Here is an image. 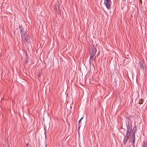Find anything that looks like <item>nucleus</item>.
Here are the masks:
<instances>
[{"label":"nucleus","mask_w":147,"mask_h":147,"mask_svg":"<svg viewBox=\"0 0 147 147\" xmlns=\"http://www.w3.org/2000/svg\"><path fill=\"white\" fill-rule=\"evenodd\" d=\"M91 50L92 51L90 53V55H95L96 52V48L94 46H92Z\"/></svg>","instance_id":"39448f33"},{"label":"nucleus","mask_w":147,"mask_h":147,"mask_svg":"<svg viewBox=\"0 0 147 147\" xmlns=\"http://www.w3.org/2000/svg\"><path fill=\"white\" fill-rule=\"evenodd\" d=\"M19 27L20 32L21 34V37H22L24 35L26 34V32L24 31V29L22 28V25H19Z\"/></svg>","instance_id":"20e7f679"},{"label":"nucleus","mask_w":147,"mask_h":147,"mask_svg":"<svg viewBox=\"0 0 147 147\" xmlns=\"http://www.w3.org/2000/svg\"><path fill=\"white\" fill-rule=\"evenodd\" d=\"M111 1V0H105L104 1V4L108 9H109L110 7Z\"/></svg>","instance_id":"423d86ee"},{"label":"nucleus","mask_w":147,"mask_h":147,"mask_svg":"<svg viewBox=\"0 0 147 147\" xmlns=\"http://www.w3.org/2000/svg\"><path fill=\"white\" fill-rule=\"evenodd\" d=\"M142 147H147V145L146 144H144L143 145Z\"/></svg>","instance_id":"f8f14e48"},{"label":"nucleus","mask_w":147,"mask_h":147,"mask_svg":"<svg viewBox=\"0 0 147 147\" xmlns=\"http://www.w3.org/2000/svg\"><path fill=\"white\" fill-rule=\"evenodd\" d=\"M127 132L125 135L124 134L123 139V143L125 146L128 141L132 131L131 123H129V121L126 122Z\"/></svg>","instance_id":"f257e3e1"},{"label":"nucleus","mask_w":147,"mask_h":147,"mask_svg":"<svg viewBox=\"0 0 147 147\" xmlns=\"http://www.w3.org/2000/svg\"><path fill=\"white\" fill-rule=\"evenodd\" d=\"M99 54V53L96 56L90 55L89 62L90 64L91 63V62L92 61H95V60L96 58L98 56Z\"/></svg>","instance_id":"7ed1b4c3"},{"label":"nucleus","mask_w":147,"mask_h":147,"mask_svg":"<svg viewBox=\"0 0 147 147\" xmlns=\"http://www.w3.org/2000/svg\"><path fill=\"white\" fill-rule=\"evenodd\" d=\"M135 139H132V145L133 146V147H134V146H135L134 143H135Z\"/></svg>","instance_id":"6e6552de"},{"label":"nucleus","mask_w":147,"mask_h":147,"mask_svg":"<svg viewBox=\"0 0 147 147\" xmlns=\"http://www.w3.org/2000/svg\"><path fill=\"white\" fill-rule=\"evenodd\" d=\"M55 8L57 10H58L59 9V7L58 5H55Z\"/></svg>","instance_id":"1a4fd4ad"},{"label":"nucleus","mask_w":147,"mask_h":147,"mask_svg":"<svg viewBox=\"0 0 147 147\" xmlns=\"http://www.w3.org/2000/svg\"><path fill=\"white\" fill-rule=\"evenodd\" d=\"M136 130V127L135 126L133 128V131H132V139H135V134Z\"/></svg>","instance_id":"0eeeda50"},{"label":"nucleus","mask_w":147,"mask_h":147,"mask_svg":"<svg viewBox=\"0 0 147 147\" xmlns=\"http://www.w3.org/2000/svg\"><path fill=\"white\" fill-rule=\"evenodd\" d=\"M83 117H82L81 118L79 121L78 123H79V124H80V122L81 121V120H82V119H83Z\"/></svg>","instance_id":"9b49d317"},{"label":"nucleus","mask_w":147,"mask_h":147,"mask_svg":"<svg viewBox=\"0 0 147 147\" xmlns=\"http://www.w3.org/2000/svg\"><path fill=\"white\" fill-rule=\"evenodd\" d=\"M143 102V100L142 99H140L139 100L138 103L140 104H142Z\"/></svg>","instance_id":"9d476101"},{"label":"nucleus","mask_w":147,"mask_h":147,"mask_svg":"<svg viewBox=\"0 0 147 147\" xmlns=\"http://www.w3.org/2000/svg\"><path fill=\"white\" fill-rule=\"evenodd\" d=\"M45 132H44V134H45V137L46 138V131L45 130Z\"/></svg>","instance_id":"ddd939ff"},{"label":"nucleus","mask_w":147,"mask_h":147,"mask_svg":"<svg viewBox=\"0 0 147 147\" xmlns=\"http://www.w3.org/2000/svg\"><path fill=\"white\" fill-rule=\"evenodd\" d=\"M80 124H79V127H78V129H79L80 128Z\"/></svg>","instance_id":"4468645a"},{"label":"nucleus","mask_w":147,"mask_h":147,"mask_svg":"<svg viewBox=\"0 0 147 147\" xmlns=\"http://www.w3.org/2000/svg\"><path fill=\"white\" fill-rule=\"evenodd\" d=\"M23 42L25 43L26 44L29 43L30 42V40L29 38V36L28 35H24L22 37Z\"/></svg>","instance_id":"f03ea898"},{"label":"nucleus","mask_w":147,"mask_h":147,"mask_svg":"<svg viewBox=\"0 0 147 147\" xmlns=\"http://www.w3.org/2000/svg\"><path fill=\"white\" fill-rule=\"evenodd\" d=\"M45 147H46V145H45Z\"/></svg>","instance_id":"2eb2a0df"}]
</instances>
